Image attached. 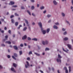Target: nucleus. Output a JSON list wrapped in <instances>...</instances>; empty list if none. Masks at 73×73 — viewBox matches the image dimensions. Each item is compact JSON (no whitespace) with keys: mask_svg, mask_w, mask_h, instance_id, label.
<instances>
[{"mask_svg":"<svg viewBox=\"0 0 73 73\" xmlns=\"http://www.w3.org/2000/svg\"><path fill=\"white\" fill-rule=\"evenodd\" d=\"M30 1L32 3H34V2H35V0H30Z\"/></svg>","mask_w":73,"mask_h":73,"instance_id":"39","label":"nucleus"},{"mask_svg":"<svg viewBox=\"0 0 73 73\" xmlns=\"http://www.w3.org/2000/svg\"><path fill=\"white\" fill-rule=\"evenodd\" d=\"M20 55H21L23 54V51H20L19 52Z\"/></svg>","mask_w":73,"mask_h":73,"instance_id":"19","label":"nucleus"},{"mask_svg":"<svg viewBox=\"0 0 73 73\" xmlns=\"http://www.w3.org/2000/svg\"><path fill=\"white\" fill-rule=\"evenodd\" d=\"M42 43L43 45H45V44H48V41L46 40L45 41V43L44 41H42Z\"/></svg>","mask_w":73,"mask_h":73,"instance_id":"3","label":"nucleus"},{"mask_svg":"<svg viewBox=\"0 0 73 73\" xmlns=\"http://www.w3.org/2000/svg\"><path fill=\"white\" fill-rule=\"evenodd\" d=\"M47 17H48V18L50 17H51V15H48L47 16Z\"/></svg>","mask_w":73,"mask_h":73,"instance_id":"28","label":"nucleus"},{"mask_svg":"<svg viewBox=\"0 0 73 73\" xmlns=\"http://www.w3.org/2000/svg\"><path fill=\"white\" fill-rule=\"evenodd\" d=\"M49 50V49L47 48H46L45 49L46 51V50Z\"/></svg>","mask_w":73,"mask_h":73,"instance_id":"32","label":"nucleus"},{"mask_svg":"<svg viewBox=\"0 0 73 73\" xmlns=\"http://www.w3.org/2000/svg\"><path fill=\"white\" fill-rule=\"evenodd\" d=\"M38 25L41 28V31L43 34H45V33H46V31L43 30L42 28V23H41V22H39L38 23Z\"/></svg>","mask_w":73,"mask_h":73,"instance_id":"1","label":"nucleus"},{"mask_svg":"<svg viewBox=\"0 0 73 73\" xmlns=\"http://www.w3.org/2000/svg\"><path fill=\"white\" fill-rule=\"evenodd\" d=\"M69 72L70 73V72H71V67L70 66H69Z\"/></svg>","mask_w":73,"mask_h":73,"instance_id":"22","label":"nucleus"},{"mask_svg":"<svg viewBox=\"0 0 73 73\" xmlns=\"http://www.w3.org/2000/svg\"><path fill=\"white\" fill-rule=\"evenodd\" d=\"M11 70L14 72H16V71L15 70V69L13 68H12L11 69Z\"/></svg>","mask_w":73,"mask_h":73,"instance_id":"11","label":"nucleus"},{"mask_svg":"<svg viewBox=\"0 0 73 73\" xmlns=\"http://www.w3.org/2000/svg\"><path fill=\"white\" fill-rule=\"evenodd\" d=\"M13 48H14L15 49V50H17L18 49L17 47V46L16 45L14 46H13Z\"/></svg>","mask_w":73,"mask_h":73,"instance_id":"8","label":"nucleus"},{"mask_svg":"<svg viewBox=\"0 0 73 73\" xmlns=\"http://www.w3.org/2000/svg\"><path fill=\"white\" fill-rule=\"evenodd\" d=\"M28 48H29L30 49V48H31V46H29V45H28Z\"/></svg>","mask_w":73,"mask_h":73,"instance_id":"56","label":"nucleus"},{"mask_svg":"<svg viewBox=\"0 0 73 73\" xmlns=\"http://www.w3.org/2000/svg\"><path fill=\"white\" fill-rule=\"evenodd\" d=\"M53 28L54 29H58V27L57 26L55 25L53 26Z\"/></svg>","mask_w":73,"mask_h":73,"instance_id":"12","label":"nucleus"},{"mask_svg":"<svg viewBox=\"0 0 73 73\" xmlns=\"http://www.w3.org/2000/svg\"><path fill=\"white\" fill-rule=\"evenodd\" d=\"M46 12V10H45V11H43V13H45Z\"/></svg>","mask_w":73,"mask_h":73,"instance_id":"54","label":"nucleus"},{"mask_svg":"<svg viewBox=\"0 0 73 73\" xmlns=\"http://www.w3.org/2000/svg\"><path fill=\"white\" fill-rule=\"evenodd\" d=\"M58 58H57L56 59V61L58 62H60V63H61V58H62V57L61 56V55H60L58 54Z\"/></svg>","mask_w":73,"mask_h":73,"instance_id":"2","label":"nucleus"},{"mask_svg":"<svg viewBox=\"0 0 73 73\" xmlns=\"http://www.w3.org/2000/svg\"><path fill=\"white\" fill-rule=\"evenodd\" d=\"M8 38V36L6 35L5 36V39H4L3 40V41L4 42L5 40H7V38Z\"/></svg>","mask_w":73,"mask_h":73,"instance_id":"7","label":"nucleus"},{"mask_svg":"<svg viewBox=\"0 0 73 73\" xmlns=\"http://www.w3.org/2000/svg\"><path fill=\"white\" fill-rule=\"evenodd\" d=\"M35 54H36V56H40V55L39 54H38L37 53L35 52Z\"/></svg>","mask_w":73,"mask_h":73,"instance_id":"17","label":"nucleus"},{"mask_svg":"<svg viewBox=\"0 0 73 73\" xmlns=\"http://www.w3.org/2000/svg\"><path fill=\"white\" fill-rule=\"evenodd\" d=\"M14 56H15V57H17V54H16V53H14Z\"/></svg>","mask_w":73,"mask_h":73,"instance_id":"29","label":"nucleus"},{"mask_svg":"<svg viewBox=\"0 0 73 73\" xmlns=\"http://www.w3.org/2000/svg\"><path fill=\"white\" fill-rule=\"evenodd\" d=\"M64 70H67V68H66V67H64Z\"/></svg>","mask_w":73,"mask_h":73,"instance_id":"47","label":"nucleus"},{"mask_svg":"<svg viewBox=\"0 0 73 73\" xmlns=\"http://www.w3.org/2000/svg\"><path fill=\"white\" fill-rule=\"evenodd\" d=\"M29 30L31 31V27H29Z\"/></svg>","mask_w":73,"mask_h":73,"instance_id":"61","label":"nucleus"},{"mask_svg":"<svg viewBox=\"0 0 73 73\" xmlns=\"http://www.w3.org/2000/svg\"><path fill=\"white\" fill-rule=\"evenodd\" d=\"M62 49H63V51H64V52H66V53H68V51L65 50L64 49V48H63Z\"/></svg>","mask_w":73,"mask_h":73,"instance_id":"26","label":"nucleus"},{"mask_svg":"<svg viewBox=\"0 0 73 73\" xmlns=\"http://www.w3.org/2000/svg\"><path fill=\"white\" fill-rule=\"evenodd\" d=\"M25 21L26 23L27 24V26H28V27H29V25L28 24V21L26 19H25Z\"/></svg>","mask_w":73,"mask_h":73,"instance_id":"5","label":"nucleus"},{"mask_svg":"<svg viewBox=\"0 0 73 73\" xmlns=\"http://www.w3.org/2000/svg\"><path fill=\"white\" fill-rule=\"evenodd\" d=\"M11 23L13 24L15 23V21H14V20L12 19H11Z\"/></svg>","mask_w":73,"mask_h":73,"instance_id":"24","label":"nucleus"},{"mask_svg":"<svg viewBox=\"0 0 73 73\" xmlns=\"http://www.w3.org/2000/svg\"><path fill=\"white\" fill-rule=\"evenodd\" d=\"M52 71H54V69L53 68H52Z\"/></svg>","mask_w":73,"mask_h":73,"instance_id":"53","label":"nucleus"},{"mask_svg":"<svg viewBox=\"0 0 73 73\" xmlns=\"http://www.w3.org/2000/svg\"><path fill=\"white\" fill-rule=\"evenodd\" d=\"M66 22L67 23V24H68L69 25H70V23H69V22H68V21H66Z\"/></svg>","mask_w":73,"mask_h":73,"instance_id":"35","label":"nucleus"},{"mask_svg":"<svg viewBox=\"0 0 73 73\" xmlns=\"http://www.w3.org/2000/svg\"><path fill=\"white\" fill-rule=\"evenodd\" d=\"M14 4H15V2H14L11 1L9 3V5H13Z\"/></svg>","mask_w":73,"mask_h":73,"instance_id":"6","label":"nucleus"},{"mask_svg":"<svg viewBox=\"0 0 73 73\" xmlns=\"http://www.w3.org/2000/svg\"><path fill=\"white\" fill-rule=\"evenodd\" d=\"M12 7H14V8H16V7H17V5H13Z\"/></svg>","mask_w":73,"mask_h":73,"instance_id":"33","label":"nucleus"},{"mask_svg":"<svg viewBox=\"0 0 73 73\" xmlns=\"http://www.w3.org/2000/svg\"><path fill=\"white\" fill-rule=\"evenodd\" d=\"M32 40H34V41H37V39L35 38H33L32 39Z\"/></svg>","mask_w":73,"mask_h":73,"instance_id":"18","label":"nucleus"},{"mask_svg":"<svg viewBox=\"0 0 73 73\" xmlns=\"http://www.w3.org/2000/svg\"><path fill=\"white\" fill-rule=\"evenodd\" d=\"M67 33H66V32H65L63 33V34L64 35H66V34Z\"/></svg>","mask_w":73,"mask_h":73,"instance_id":"43","label":"nucleus"},{"mask_svg":"<svg viewBox=\"0 0 73 73\" xmlns=\"http://www.w3.org/2000/svg\"><path fill=\"white\" fill-rule=\"evenodd\" d=\"M64 41H66V40H68V38L67 37H65L64 39Z\"/></svg>","mask_w":73,"mask_h":73,"instance_id":"20","label":"nucleus"},{"mask_svg":"<svg viewBox=\"0 0 73 73\" xmlns=\"http://www.w3.org/2000/svg\"><path fill=\"white\" fill-rule=\"evenodd\" d=\"M26 63H27V65L25 64V66L26 67V68H28V66H30V65H29V62H28L27 61Z\"/></svg>","mask_w":73,"mask_h":73,"instance_id":"4","label":"nucleus"},{"mask_svg":"<svg viewBox=\"0 0 73 73\" xmlns=\"http://www.w3.org/2000/svg\"><path fill=\"white\" fill-rule=\"evenodd\" d=\"M4 32V30H2L1 31V33H3Z\"/></svg>","mask_w":73,"mask_h":73,"instance_id":"52","label":"nucleus"},{"mask_svg":"<svg viewBox=\"0 0 73 73\" xmlns=\"http://www.w3.org/2000/svg\"><path fill=\"white\" fill-rule=\"evenodd\" d=\"M7 27H5V28H4L5 30H7Z\"/></svg>","mask_w":73,"mask_h":73,"instance_id":"59","label":"nucleus"},{"mask_svg":"<svg viewBox=\"0 0 73 73\" xmlns=\"http://www.w3.org/2000/svg\"><path fill=\"white\" fill-rule=\"evenodd\" d=\"M27 27H25L23 29V31H26V30H27Z\"/></svg>","mask_w":73,"mask_h":73,"instance_id":"16","label":"nucleus"},{"mask_svg":"<svg viewBox=\"0 0 73 73\" xmlns=\"http://www.w3.org/2000/svg\"><path fill=\"white\" fill-rule=\"evenodd\" d=\"M55 24L56 25H59V23H55Z\"/></svg>","mask_w":73,"mask_h":73,"instance_id":"41","label":"nucleus"},{"mask_svg":"<svg viewBox=\"0 0 73 73\" xmlns=\"http://www.w3.org/2000/svg\"><path fill=\"white\" fill-rule=\"evenodd\" d=\"M66 73H68V70H66L65 71Z\"/></svg>","mask_w":73,"mask_h":73,"instance_id":"45","label":"nucleus"},{"mask_svg":"<svg viewBox=\"0 0 73 73\" xmlns=\"http://www.w3.org/2000/svg\"><path fill=\"white\" fill-rule=\"evenodd\" d=\"M32 15H33V16H35V14H34V13H32Z\"/></svg>","mask_w":73,"mask_h":73,"instance_id":"57","label":"nucleus"},{"mask_svg":"<svg viewBox=\"0 0 73 73\" xmlns=\"http://www.w3.org/2000/svg\"><path fill=\"white\" fill-rule=\"evenodd\" d=\"M53 3L54 5H56V4H57V3L56 2V1H54Z\"/></svg>","mask_w":73,"mask_h":73,"instance_id":"13","label":"nucleus"},{"mask_svg":"<svg viewBox=\"0 0 73 73\" xmlns=\"http://www.w3.org/2000/svg\"><path fill=\"white\" fill-rule=\"evenodd\" d=\"M27 39L28 40H31V38H29V37H28L27 38Z\"/></svg>","mask_w":73,"mask_h":73,"instance_id":"38","label":"nucleus"},{"mask_svg":"<svg viewBox=\"0 0 73 73\" xmlns=\"http://www.w3.org/2000/svg\"><path fill=\"white\" fill-rule=\"evenodd\" d=\"M11 30H9V31H8V33H9L11 34Z\"/></svg>","mask_w":73,"mask_h":73,"instance_id":"51","label":"nucleus"},{"mask_svg":"<svg viewBox=\"0 0 73 73\" xmlns=\"http://www.w3.org/2000/svg\"><path fill=\"white\" fill-rule=\"evenodd\" d=\"M7 57L8 58H11V56H10L9 55H8Z\"/></svg>","mask_w":73,"mask_h":73,"instance_id":"40","label":"nucleus"},{"mask_svg":"<svg viewBox=\"0 0 73 73\" xmlns=\"http://www.w3.org/2000/svg\"><path fill=\"white\" fill-rule=\"evenodd\" d=\"M12 58H13V59H14V60H16V58H15V56H12Z\"/></svg>","mask_w":73,"mask_h":73,"instance_id":"30","label":"nucleus"},{"mask_svg":"<svg viewBox=\"0 0 73 73\" xmlns=\"http://www.w3.org/2000/svg\"><path fill=\"white\" fill-rule=\"evenodd\" d=\"M27 60H30L31 59H30V58L29 57H28L27 58Z\"/></svg>","mask_w":73,"mask_h":73,"instance_id":"46","label":"nucleus"},{"mask_svg":"<svg viewBox=\"0 0 73 73\" xmlns=\"http://www.w3.org/2000/svg\"><path fill=\"white\" fill-rule=\"evenodd\" d=\"M20 27H19L17 28V29H20Z\"/></svg>","mask_w":73,"mask_h":73,"instance_id":"64","label":"nucleus"},{"mask_svg":"<svg viewBox=\"0 0 73 73\" xmlns=\"http://www.w3.org/2000/svg\"><path fill=\"white\" fill-rule=\"evenodd\" d=\"M1 21H4V19H2Z\"/></svg>","mask_w":73,"mask_h":73,"instance_id":"58","label":"nucleus"},{"mask_svg":"<svg viewBox=\"0 0 73 73\" xmlns=\"http://www.w3.org/2000/svg\"><path fill=\"white\" fill-rule=\"evenodd\" d=\"M67 46L69 48H70V49H71V45L70 44H68Z\"/></svg>","mask_w":73,"mask_h":73,"instance_id":"21","label":"nucleus"},{"mask_svg":"<svg viewBox=\"0 0 73 73\" xmlns=\"http://www.w3.org/2000/svg\"><path fill=\"white\" fill-rule=\"evenodd\" d=\"M14 17V15H12L10 17V18L11 19H12V18H13V17Z\"/></svg>","mask_w":73,"mask_h":73,"instance_id":"42","label":"nucleus"},{"mask_svg":"<svg viewBox=\"0 0 73 73\" xmlns=\"http://www.w3.org/2000/svg\"><path fill=\"white\" fill-rule=\"evenodd\" d=\"M20 46H21V47H23V44H21L20 45Z\"/></svg>","mask_w":73,"mask_h":73,"instance_id":"49","label":"nucleus"},{"mask_svg":"<svg viewBox=\"0 0 73 73\" xmlns=\"http://www.w3.org/2000/svg\"><path fill=\"white\" fill-rule=\"evenodd\" d=\"M15 24L16 26H17L18 25V24H19V23L18 22H15Z\"/></svg>","mask_w":73,"mask_h":73,"instance_id":"23","label":"nucleus"},{"mask_svg":"<svg viewBox=\"0 0 73 73\" xmlns=\"http://www.w3.org/2000/svg\"><path fill=\"white\" fill-rule=\"evenodd\" d=\"M5 43H7V44H11V42L9 41H6Z\"/></svg>","mask_w":73,"mask_h":73,"instance_id":"14","label":"nucleus"},{"mask_svg":"<svg viewBox=\"0 0 73 73\" xmlns=\"http://www.w3.org/2000/svg\"><path fill=\"white\" fill-rule=\"evenodd\" d=\"M13 65L14 67H15V68L16 67V66H17V65H16V64L15 63H13Z\"/></svg>","mask_w":73,"mask_h":73,"instance_id":"15","label":"nucleus"},{"mask_svg":"<svg viewBox=\"0 0 73 73\" xmlns=\"http://www.w3.org/2000/svg\"><path fill=\"white\" fill-rule=\"evenodd\" d=\"M21 9H25V8H24V7L22 6L21 7Z\"/></svg>","mask_w":73,"mask_h":73,"instance_id":"44","label":"nucleus"},{"mask_svg":"<svg viewBox=\"0 0 73 73\" xmlns=\"http://www.w3.org/2000/svg\"><path fill=\"white\" fill-rule=\"evenodd\" d=\"M24 45H25V46H27V44H26V43H24Z\"/></svg>","mask_w":73,"mask_h":73,"instance_id":"63","label":"nucleus"},{"mask_svg":"<svg viewBox=\"0 0 73 73\" xmlns=\"http://www.w3.org/2000/svg\"><path fill=\"white\" fill-rule=\"evenodd\" d=\"M27 35H25L23 36V37L22 38H23V40H24V39H26V38H27Z\"/></svg>","mask_w":73,"mask_h":73,"instance_id":"9","label":"nucleus"},{"mask_svg":"<svg viewBox=\"0 0 73 73\" xmlns=\"http://www.w3.org/2000/svg\"><path fill=\"white\" fill-rule=\"evenodd\" d=\"M62 16H63V17H64V16H65V14L63 13H62Z\"/></svg>","mask_w":73,"mask_h":73,"instance_id":"34","label":"nucleus"},{"mask_svg":"<svg viewBox=\"0 0 73 73\" xmlns=\"http://www.w3.org/2000/svg\"><path fill=\"white\" fill-rule=\"evenodd\" d=\"M72 5H73V0H72Z\"/></svg>","mask_w":73,"mask_h":73,"instance_id":"62","label":"nucleus"},{"mask_svg":"<svg viewBox=\"0 0 73 73\" xmlns=\"http://www.w3.org/2000/svg\"><path fill=\"white\" fill-rule=\"evenodd\" d=\"M1 46H5V45L4 44H1Z\"/></svg>","mask_w":73,"mask_h":73,"instance_id":"50","label":"nucleus"},{"mask_svg":"<svg viewBox=\"0 0 73 73\" xmlns=\"http://www.w3.org/2000/svg\"><path fill=\"white\" fill-rule=\"evenodd\" d=\"M22 27V25H20L19 26V27L20 28V27Z\"/></svg>","mask_w":73,"mask_h":73,"instance_id":"60","label":"nucleus"},{"mask_svg":"<svg viewBox=\"0 0 73 73\" xmlns=\"http://www.w3.org/2000/svg\"><path fill=\"white\" fill-rule=\"evenodd\" d=\"M15 16H19V14H17L16 13H15Z\"/></svg>","mask_w":73,"mask_h":73,"instance_id":"36","label":"nucleus"},{"mask_svg":"<svg viewBox=\"0 0 73 73\" xmlns=\"http://www.w3.org/2000/svg\"><path fill=\"white\" fill-rule=\"evenodd\" d=\"M2 68H3V67L0 65V69H2Z\"/></svg>","mask_w":73,"mask_h":73,"instance_id":"55","label":"nucleus"},{"mask_svg":"<svg viewBox=\"0 0 73 73\" xmlns=\"http://www.w3.org/2000/svg\"><path fill=\"white\" fill-rule=\"evenodd\" d=\"M44 8H45V7H44V6H42V7H40V9H44Z\"/></svg>","mask_w":73,"mask_h":73,"instance_id":"27","label":"nucleus"},{"mask_svg":"<svg viewBox=\"0 0 73 73\" xmlns=\"http://www.w3.org/2000/svg\"><path fill=\"white\" fill-rule=\"evenodd\" d=\"M32 54V52L31 51H30L29 52V54Z\"/></svg>","mask_w":73,"mask_h":73,"instance_id":"37","label":"nucleus"},{"mask_svg":"<svg viewBox=\"0 0 73 73\" xmlns=\"http://www.w3.org/2000/svg\"><path fill=\"white\" fill-rule=\"evenodd\" d=\"M27 12L28 13H29V15H31V12H30L29 11L27 10Z\"/></svg>","mask_w":73,"mask_h":73,"instance_id":"31","label":"nucleus"},{"mask_svg":"<svg viewBox=\"0 0 73 73\" xmlns=\"http://www.w3.org/2000/svg\"><path fill=\"white\" fill-rule=\"evenodd\" d=\"M31 9L32 10H33V9H35V7L34 6H31Z\"/></svg>","mask_w":73,"mask_h":73,"instance_id":"25","label":"nucleus"},{"mask_svg":"<svg viewBox=\"0 0 73 73\" xmlns=\"http://www.w3.org/2000/svg\"><path fill=\"white\" fill-rule=\"evenodd\" d=\"M49 31H50V29H46V33H49Z\"/></svg>","mask_w":73,"mask_h":73,"instance_id":"10","label":"nucleus"},{"mask_svg":"<svg viewBox=\"0 0 73 73\" xmlns=\"http://www.w3.org/2000/svg\"><path fill=\"white\" fill-rule=\"evenodd\" d=\"M62 31H65V29H64V28H62Z\"/></svg>","mask_w":73,"mask_h":73,"instance_id":"48","label":"nucleus"}]
</instances>
